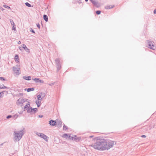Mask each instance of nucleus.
<instances>
[{
    "mask_svg": "<svg viewBox=\"0 0 156 156\" xmlns=\"http://www.w3.org/2000/svg\"><path fill=\"white\" fill-rule=\"evenodd\" d=\"M40 94H41V96L42 95L43 97H44L45 96L44 93L43 94L42 93H41Z\"/></svg>",
    "mask_w": 156,
    "mask_h": 156,
    "instance_id": "40",
    "label": "nucleus"
},
{
    "mask_svg": "<svg viewBox=\"0 0 156 156\" xmlns=\"http://www.w3.org/2000/svg\"><path fill=\"white\" fill-rule=\"evenodd\" d=\"M22 47L26 51L28 52V53L30 52V49L27 48L26 45L24 44H23L21 45Z\"/></svg>",
    "mask_w": 156,
    "mask_h": 156,
    "instance_id": "11",
    "label": "nucleus"
},
{
    "mask_svg": "<svg viewBox=\"0 0 156 156\" xmlns=\"http://www.w3.org/2000/svg\"><path fill=\"white\" fill-rule=\"evenodd\" d=\"M0 9L2 11H3L4 10V9L2 7H0Z\"/></svg>",
    "mask_w": 156,
    "mask_h": 156,
    "instance_id": "44",
    "label": "nucleus"
},
{
    "mask_svg": "<svg viewBox=\"0 0 156 156\" xmlns=\"http://www.w3.org/2000/svg\"><path fill=\"white\" fill-rule=\"evenodd\" d=\"M25 4L26 6L29 7H33L32 6H31V4L27 2L25 3Z\"/></svg>",
    "mask_w": 156,
    "mask_h": 156,
    "instance_id": "23",
    "label": "nucleus"
},
{
    "mask_svg": "<svg viewBox=\"0 0 156 156\" xmlns=\"http://www.w3.org/2000/svg\"><path fill=\"white\" fill-rule=\"evenodd\" d=\"M1 87H2L0 85V89H1L2 88Z\"/></svg>",
    "mask_w": 156,
    "mask_h": 156,
    "instance_id": "54",
    "label": "nucleus"
},
{
    "mask_svg": "<svg viewBox=\"0 0 156 156\" xmlns=\"http://www.w3.org/2000/svg\"><path fill=\"white\" fill-rule=\"evenodd\" d=\"M12 117V115H9L7 116L6 118L7 119H9Z\"/></svg>",
    "mask_w": 156,
    "mask_h": 156,
    "instance_id": "32",
    "label": "nucleus"
},
{
    "mask_svg": "<svg viewBox=\"0 0 156 156\" xmlns=\"http://www.w3.org/2000/svg\"><path fill=\"white\" fill-rule=\"evenodd\" d=\"M30 102H29L26 104V105L24 106V111H25V109H27V108L28 107H30Z\"/></svg>",
    "mask_w": 156,
    "mask_h": 156,
    "instance_id": "18",
    "label": "nucleus"
},
{
    "mask_svg": "<svg viewBox=\"0 0 156 156\" xmlns=\"http://www.w3.org/2000/svg\"><path fill=\"white\" fill-rule=\"evenodd\" d=\"M21 43V42L20 41H19L18 42V44H20Z\"/></svg>",
    "mask_w": 156,
    "mask_h": 156,
    "instance_id": "49",
    "label": "nucleus"
},
{
    "mask_svg": "<svg viewBox=\"0 0 156 156\" xmlns=\"http://www.w3.org/2000/svg\"><path fill=\"white\" fill-rule=\"evenodd\" d=\"M37 26L39 29H40V25L39 23L37 24Z\"/></svg>",
    "mask_w": 156,
    "mask_h": 156,
    "instance_id": "38",
    "label": "nucleus"
},
{
    "mask_svg": "<svg viewBox=\"0 0 156 156\" xmlns=\"http://www.w3.org/2000/svg\"><path fill=\"white\" fill-rule=\"evenodd\" d=\"M68 138L71 140H73V139L74 140V138L73 136H71L70 134L69 135Z\"/></svg>",
    "mask_w": 156,
    "mask_h": 156,
    "instance_id": "27",
    "label": "nucleus"
},
{
    "mask_svg": "<svg viewBox=\"0 0 156 156\" xmlns=\"http://www.w3.org/2000/svg\"><path fill=\"white\" fill-rule=\"evenodd\" d=\"M37 111V109L36 108H33L31 107H28L27 108V112L31 113V114L36 113Z\"/></svg>",
    "mask_w": 156,
    "mask_h": 156,
    "instance_id": "4",
    "label": "nucleus"
},
{
    "mask_svg": "<svg viewBox=\"0 0 156 156\" xmlns=\"http://www.w3.org/2000/svg\"><path fill=\"white\" fill-rule=\"evenodd\" d=\"M37 98L38 100H41L42 99V98H41V94L38 95L37 96Z\"/></svg>",
    "mask_w": 156,
    "mask_h": 156,
    "instance_id": "24",
    "label": "nucleus"
},
{
    "mask_svg": "<svg viewBox=\"0 0 156 156\" xmlns=\"http://www.w3.org/2000/svg\"><path fill=\"white\" fill-rule=\"evenodd\" d=\"M55 61L56 65L57 72H58L61 68L59 58H56L55 60Z\"/></svg>",
    "mask_w": 156,
    "mask_h": 156,
    "instance_id": "3",
    "label": "nucleus"
},
{
    "mask_svg": "<svg viewBox=\"0 0 156 156\" xmlns=\"http://www.w3.org/2000/svg\"><path fill=\"white\" fill-rule=\"evenodd\" d=\"M35 103H36L37 106L38 107H40V105H41V102L40 101H36L35 102Z\"/></svg>",
    "mask_w": 156,
    "mask_h": 156,
    "instance_id": "20",
    "label": "nucleus"
},
{
    "mask_svg": "<svg viewBox=\"0 0 156 156\" xmlns=\"http://www.w3.org/2000/svg\"><path fill=\"white\" fill-rule=\"evenodd\" d=\"M15 60L16 62H19V56L17 55H16L15 56Z\"/></svg>",
    "mask_w": 156,
    "mask_h": 156,
    "instance_id": "17",
    "label": "nucleus"
},
{
    "mask_svg": "<svg viewBox=\"0 0 156 156\" xmlns=\"http://www.w3.org/2000/svg\"><path fill=\"white\" fill-rule=\"evenodd\" d=\"M105 8L106 9H107V6H105Z\"/></svg>",
    "mask_w": 156,
    "mask_h": 156,
    "instance_id": "52",
    "label": "nucleus"
},
{
    "mask_svg": "<svg viewBox=\"0 0 156 156\" xmlns=\"http://www.w3.org/2000/svg\"><path fill=\"white\" fill-rule=\"evenodd\" d=\"M101 12L100 10H97L96 11V13L97 15H98L101 14Z\"/></svg>",
    "mask_w": 156,
    "mask_h": 156,
    "instance_id": "29",
    "label": "nucleus"
},
{
    "mask_svg": "<svg viewBox=\"0 0 156 156\" xmlns=\"http://www.w3.org/2000/svg\"><path fill=\"white\" fill-rule=\"evenodd\" d=\"M30 31L31 32H32V33H35L34 30L32 28L30 29Z\"/></svg>",
    "mask_w": 156,
    "mask_h": 156,
    "instance_id": "34",
    "label": "nucleus"
},
{
    "mask_svg": "<svg viewBox=\"0 0 156 156\" xmlns=\"http://www.w3.org/2000/svg\"><path fill=\"white\" fill-rule=\"evenodd\" d=\"M75 137H76V135H75Z\"/></svg>",
    "mask_w": 156,
    "mask_h": 156,
    "instance_id": "57",
    "label": "nucleus"
},
{
    "mask_svg": "<svg viewBox=\"0 0 156 156\" xmlns=\"http://www.w3.org/2000/svg\"><path fill=\"white\" fill-rule=\"evenodd\" d=\"M93 5L97 8H99L100 6V4L98 1L94 0H90Z\"/></svg>",
    "mask_w": 156,
    "mask_h": 156,
    "instance_id": "7",
    "label": "nucleus"
},
{
    "mask_svg": "<svg viewBox=\"0 0 156 156\" xmlns=\"http://www.w3.org/2000/svg\"><path fill=\"white\" fill-rule=\"evenodd\" d=\"M3 6L5 8H6L9 9H10V10L11 9V8L10 6H7V5H3Z\"/></svg>",
    "mask_w": 156,
    "mask_h": 156,
    "instance_id": "21",
    "label": "nucleus"
},
{
    "mask_svg": "<svg viewBox=\"0 0 156 156\" xmlns=\"http://www.w3.org/2000/svg\"><path fill=\"white\" fill-rule=\"evenodd\" d=\"M20 68H19L18 69L15 67H13V70L14 72L15 73H16L17 75H19L20 74V73L19 72L20 70Z\"/></svg>",
    "mask_w": 156,
    "mask_h": 156,
    "instance_id": "10",
    "label": "nucleus"
},
{
    "mask_svg": "<svg viewBox=\"0 0 156 156\" xmlns=\"http://www.w3.org/2000/svg\"><path fill=\"white\" fill-rule=\"evenodd\" d=\"M12 30L14 31H16V27H15V26H13L12 27Z\"/></svg>",
    "mask_w": 156,
    "mask_h": 156,
    "instance_id": "33",
    "label": "nucleus"
},
{
    "mask_svg": "<svg viewBox=\"0 0 156 156\" xmlns=\"http://www.w3.org/2000/svg\"><path fill=\"white\" fill-rule=\"evenodd\" d=\"M38 116H39V117H40V118H42V117H43V115H38Z\"/></svg>",
    "mask_w": 156,
    "mask_h": 156,
    "instance_id": "46",
    "label": "nucleus"
},
{
    "mask_svg": "<svg viewBox=\"0 0 156 156\" xmlns=\"http://www.w3.org/2000/svg\"><path fill=\"white\" fill-rule=\"evenodd\" d=\"M23 99V102L24 103L25 102H26V101H27V100H28L27 99H23V98H22Z\"/></svg>",
    "mask_w": 156,
    "mask_h": 156,
    "instance_id": "37",
    "label": "nucleus"
},
{
    "mask_svg": "<svg viewBox=\"0 0 156 156\" xmlns=\"http://www.w3.org/2000/svg\"><path fill=\"white\" fill-rule=\"evenodd\" d=\"M11 25L12 27L13 26H16L15 24L14 23H13L12 24H11Z\"/></svg>",
    "mask_w": 156,
    "mask_h": 156,
    "instance_id": "48",
    "label": "nucleus"
},
{
    "mask_svg": "<svg viewBox=\"0 0 156 156\" xmlns=\"http://www.w3.org/2000/svg\"><path fill=\"white\" fill-rule=\"evenodd\" d=\"M18 96H23V93H19V94L18 95Z\"/></svg>",
    "mask_w": 156,
    "mask_h": 156,
    "instance_id": "39",
    "label": "nucleus"
},
{
    "mask_svg": "<svg viewBox=\"0 0 156 156\" xmlns=\"http://www.w3.org/2000/svg\"><path fill=\"white\" fill-rule=\"evenodd\" d=\"M48 7L46 8V9H48Z\"/></svg>",
    "mask_w": 156,
    "mask_h": 156,
    "instance_id": "55",
    "label": "nucleus"
},
{
    "mask_svg": "<svg viewBox=\"0 0 156 156\" xmlns=\"http://www.w3.org/2000/svg\"><path fill=\"white\" fill-rule=\"evenodd\" d=\"M23 78L27 80H30L31 79V77L30 76H23Z\"/></svg>",
    "mask_w": 156,
    "mask_h": 156,
    "instance_id": "15",
    "label": "nucleus"
},
{
    "mask_svg": "<svg viewBox=\"0 0 156 156\" xmlns=\"http://www.w3.org/2000/svg\"><path fill=\"white\" fill-rule=\"evenodd\" d=\"M150 129H151V128H152L153 127H154V126H153H153H151V127L150 126Z\"/></svg>",
    "mask_w": 156,
    "mask_h": 156,
    "instance_id": "51",
    "label": "nucleus"
},
{
    "mask_svg": "<svg viewBox=\"0 0 156 156\" xmlns=\"http://www.w3.org/2000/svg\"><path fill=\"white\" fill-rule=\"evenodd\" d=\"M19 116V115H16H16H13L12 116V117L15 119H16L17 117H18V116Z\"/></svg>",
    "mask_w": 156,
    "mask_h": 156,
    "instance_id": "25",
    "label": "nucleus"
},
{
    "mask_svg": "<svg viewBox=\"0 0 156 156\" xmlns=\"http://www.w3.org/2000/svg\"><path fill=\"white\" fill-rule=\"evenodd\" d=\"M43 19L44 20L48 22V17L46 15L44 14L43 15Z\"/></svg>",
    "mask_w": 156,
    "mask_h": 156,
    "instance_id": "19",
    "label": "nucleus"
},
{
    "mask_svg": "<svg viewBox=\"0 0 156 156\" xmlns=\"http://www.w3.org/2000/svg\"><path fill=\"white\" fill-rule=\"evenodd\" d=\"M85 1L86 2H87L88 1V0H85Z\"/></svg>",
    "mask_w": 156,
    "mask_h": 156,
    "instance_id": "53",
    "label": "nucleus"
},
{
    "mask_svg": "<svg viewBox=\"0 0 156 156\" xmlns=\"http://www.w3.org/2000/svg\"><path fill=\"white\" fill-rule=\"evenodd\" d=\"M62 136L63 137L65 138L66 139L68 138L69 136H68V134L66 133H64L63 134Z\"/></svg>",
    "mask_w": 156,
    "mask_h": 156,
    "instance_id": "22",
    "label": "nucleus"
},
{
    "mask_svg": "<svg viewBox=\"0 0 156 156\" xmlns=\"http://www.w3.org/2000/svg\"><path fill=\"white\" fill-rule=\"evenodd\" d=\"M116 144L115 141H112L108 139V150L112 147L114 145Z\"/></svg>",
    "mask_w": 156,
    "mask_h": 156,
    "instance_id": "5",
    "label": "nucleus"
},
{
    "mask_svg": "<svg viewBox=\"0 0 156 156\" xmlns=\"http://www.w3.org/2000/svg\"><path fill=\"white\" fill-rule=\"evenodd\" d=\"M34 87H30L28 88H25V90H27L28 92H30L31 91H34Z\"/></svg>",
    "mask_w": 156,
    "mask_h": 156,
    "instance_id": "14",
    "label": "nucleus"
},
{
    "mask_svg": "<svg viewBox=\"0 0 156 156\" xmlns=\"http://www.w3.org/2000/svg\"><path fill=\"white\" fill-rule=\"evenodd\" d=\"M147 126H144V127H142V129H146L147 128Z\"/></svg>",
    "mask_w": 156,
    "mask_h": 156,
    "instance_id": "42",
    "label": "nucleus"
},
{
    "mask_svg": "<svg viewBox=\"0 0 156 156\" xmlns=\"http://www.w3.org/2000/svg\"><path fill=\"white\" fill-rule=\"evenodd\" d=\"M54 83H49V84H48V85H49V86H52L54 85Z\"/></svg>",
    "mask_w": 156,
    "mask_h": 156,
    "instance_id": "41",
    "label": "nucleus"
},
{
    "mask_svg": "<svg viewBox=\"0 0 156 156\" xmlns=\"http://www.w3.org/2000/svg\"><path fill=\"white\" fill-rule=\"evenodd\" d=\"M36 83H44V81L43 80H41L38 78H35L34 79H32Z\"/></svg>",
    "mask_w": 156,
    "mask_h": 156,
    "instance_id": "9",
    "label": "nucleus"
},
{
    "mask_svg": "<svg viewBox=\"0 0 156 156\" xmlns=\"http://www.w3.org/2000/svg\"><path fill=\"white\" fill-rule=\"evenodd\" d=\"M57 122V125L58 126V127H61L62 125V122L60 120H59Z\"/></svg>",
    "mask_w": 156,
    "mask_h": 156,
    "instance_id": "16",
    "label": "nucleus"
},
{
    "mask_svg": "<svg viewBox=\"0 0 156 156\" xmlns=\"http://www.w3.org/2000/svg\"><path fill=\"white\" fill-rule=\"evenodd\" d=\"M80 3H81V2H79V4H80Z\"/></svg>",
    "mask_w": 156,
    "mask_h": 156,
    "instance_id": "56",
    "label": "nucleus"
},
{
    "mask_svg": "<svg viewBox=\"0 0 156 156\" xmlns=\"http://www.w3.org/2000/svg\"><path fill=\"white\" fill-rule=\"evenodd\" d=\"M141 137L142 138H145L146 137V136L145 135H143L141 136Z\"/></svg>",
    "mask_w": 156,
    "mask_h": 156,
    "instance_id": "43",
    "label": "nucleus"
},
{
    "mask_svg": "<svg viewBox=\"0 0 156 156\" xmlns=\"http://www.w3.org/2000/svg\"><path fill=\"white\" fill-rule=\"evenodd\" d=\"M3 86L1 87L2 88L1 89H5V88H8L7 87L5 86H4V85L3 84Z\"/></svg>",
    "mask_w": 156,
    "mask_h": 156,
    "instance_id": "35",
    "label": "nucleus"
},
{
    "mask_svg": "<svg viewBox=\"0 0 156 156\" xmlns=\"http://www.w3.org/2000/svg\"><path fill=\"white\" fill-rule=\"evenodd\" d=\"M63 129L64 130H66L67 129H68V128L66 126L64 125L63 126Z\"/></svg>",
    "mask_w": 156,
    "mask_h": 156,
    "instance_id": "26",
    "label": "nucleus"
},
{
    "mask_svg": "<svg viewBox=\"0 0 156 156\" xmlns=\"http://www.w3.org/2000/svg\"><path fill=\"white\" fill-rule=\"evenodd\" d=\"M9 20L10 21V22L11 24H12L13 23H14L13 20L12 19H10Z\"/></svg>",
    "mask_w": 156,
    "mask_h": 156,
    "instance_id": "36",
    "label": "nucleus"
},
{
    "mask_svg": "<svg viewBox=\"0 0 156 156\" xmlns=\"http://www.w3.org/2000/svg\"><path fill=\"white\" fill-rule=\"evenodd\" d=\"M147 41L148 43V48L154 50L155 49L154 48V47L153 44L154 42L149 40H147Z\"/></svg>",
    "mask_w": 156,
    "mask_h": 156,
    "instance_id": "6",
    "label": "nucleus"
},
{
    "mask_svg": "<svg viewBox=\"0 0 156 156\" xmlns=\"http://www.w3.org/2000/svg\"><path fill=\"white\" fill-rule=\"evenodd\" d=\"M23 99L21 98H20L18 99L16 102V105H20L21 104H22L23 103Z\"/></svg>",
    "mask_w": 156,
    "mask_h": 156,
    "instance_id": "13",
    "label": "nucleus"
},
{
    "mask_svg": "<svg viewBox=\"0 0 156 156\" xmlns=\"http://www.w3.org/2000/svg\"><path fill=\"white\" fill-rule=\"evenodd\" d=\"M94 144L90 146L93 147L95 149L100 151H104L107 148V142L106 139H100L99 137H97L93 139Z\"/></svg>",
    "mask_w": 156,
    "mask_h": 156,
    "instance_id": "1",
    "label": "nucleus"
},
{
    "mask_svg": "<svg viewBox=\"0 0 156 156\" xmlns=\"http://www.w3.org/2000/svg\"><path fill=\"white\" fill-rule=\"evenodd\" d=\"M154 14H156V9H155L154 10Z\"/></svg>",
    "mask_w": 156,
    "mask_h": 156,
    "instance_id": "45",
    "label": "nucleus"
},
{
    "mask_svg": "<svg viewBox=\"0 0 156 156\" xmlns=\"http://www.w3.org/2000/svg\"><path fill=\"white\" fill-rule=\"evenodd\" d=\"M19 49L20 50H21V51H22V48H21V47H19Z\"/></svg>",
    "mask_w": 156,
    "mask_h": 156,
    "instance_id": "47",
    "label": "nucleus"
},
{
    "mask_svg": "<svg viewBox=\"0 0 156 156\" xmlns=\"http://www.w3.org/2000/svg\"><path fill=\"white\" fill-rule=\"evenodd\" d=\"M0 80L2 81H5V79L3 77H0Z\"/></svg>",
    "mask_w": 156,
    "mask_h": 156,
    "instance_id": "30",
    "label": "nucleus"
},
{
    "mask_svg": "<svg viewBox=\"0 0 156 156\" xmlns=\"http://www.w3.org/2000/svg\"><path fill=\"white\" fill-rule=\"evenodd\" d=\"M114 5H109V6H108V9L112 8L114 7Z\"/></svg>",
    "mask_w": 156,
    "mask_h": 156,
    "instance_id": "28",
    "label": "nucleus"
},
{
    "mask_svg": "<svg viewBox=\"0 0 156 156\" xmlns=\"http://www.w3.org/2000/svg\"><path fill=\"white\" fill-rule=\"evenodd\" d=\"M80 139V137H76V138L75 137L74 140H79Z\"/></svg>",
    "mask_w": 156,
    "mask_h": 156,
    "instance_id": "31",
    "label": "nucleus"
},
{
    "mask_svg": "<svg viewBox=\"0 0 156 156\" xmlns=\"http://www.w3.org/2000/svg\"><path fill=\"white\" fill-rule=\"evenodd\" d=\"M38 136L41 137L43 139L46 141H48V137L44 133H39Z\"/></svg>",
    "mask_w": 156,
    "mask_h": 156,
    "instance_id": "8",
    "label": "nucleus"
},
{
    "mask_svg": "<svg viewBox=\"0 0 156 156\" xmlns=\"http://www.w3.org/2000/svg\"><path fill=\"white\" fill-rule=\"evenodd\" d=\"M93 137V136H90L89 137L91 138Z\"/></svg>",
    "mask_w": 156,
    "mask_h": 156,
    "instance_id": "50",
    "label": "nucleus"
},
{
    "mask_svg": "<svg viewBox=\"0 0 156 156\" xmlns=\"http://www.w3.org/2000/svg\"><path fill=\"white\" fill-rule=\"evenodd\" d=\"M25 133V129L23 127V129L18 131L14 132V140L15 142H17L22 138L24 134Z\"/></svg>",
    "mask_w": 156,
    "mask_h": 156,
    "instance_id": "2",
    "label": "nucleus"
},
{
    "mask_svg": "<svg viewBox=\"0 0 156 156\" xmlns=\"http://www.w3.org/2000/svg\"><path fill=\"white\" fill-rule=\"evenodd\" d=\"M49 124L51 126H54L57 124V122L55 120H51L49 121Z\"/></svg>",
    "mask_w": 156,
    "mask_h": 156,
    "instance_id": "12",
    "label": "nucleus"
}]
</instances>
